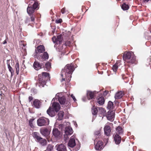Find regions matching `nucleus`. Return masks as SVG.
<instances>
[{"instance_id":"nucleus-1","label":"nucleus","mask_w":151,"mask_h":151,"mask_svg":"<svg viewBox=\"0 0 151 151\" xmlns=\"http://www.w3.org/2000/svg\"><path fill=\"white\" fill-rule=\"evenodd\" d=\"M74 70V64L72 63L67 64L62 70L61 76L63 77V75H65L66 78L70 81L71 77V74Z\"/></svg>"},{"instance_id":"nucleus-2","label":"nucleus","mask_w":151,"mask_h":151,"mask_svg":"<svg viewBox=\"0 0 151 151\" xmlns=\"http://www.w3.org/2000/svg\"><path fill=\"white\" fill-rule=\"evenodd\" d=\"M38 77V85L40 88L44 87L47 81L50 78L49 74L45 72H43L41 74L39 75Z\"/></svg>"},{"instance_id":"nucleus-3","label":"nucleus","mask_w":151,"mask_h":151,"mask_svg":"<svg viewBox=\"0 0 151 151\" xmlns=\"http://www.w3.org/2000/svg\"><path fill=\"white\" fill-rule=\"evenodd\" d=\"M33 137L36 141L39 142L42 146H45L47 144V142L45 139L41 137L40 136V134L37 132H34L33 134Z\"/></svg>"},{"instance_id":"nucleus-4","label":"nucleus","mask_w":151,"mask_h":151,"mask_svg":"<svg viewBox=\"0 0 151 151\" xmlns=\"http://www.w3.org/2000/svg\"><path fill=\"white\" fill-rule=\"evenodd\" d=\"M49 122L48 118L44 117H40L37 121V125L40 127L47 126L49 124Z\"/></svg>"},{"instance_id":"nucleus-5","label":"nucleus","mask_w":151,"mask_h":151,"mask_svg":"<svg viewBox=\"0 0 151 151\" xmlns=\"http://www.w3.org/2000/svg\"><path fill=\"white\" fill-rule=\"evenodd\" d=\"M52 134L53 136L54 137L53 138L54 140H53L52 139H51V141L52 142H56L58 140L60 139L62 137V134L61 132L58 130L57 128L53 129L52 130Z\"/></svg>"},{"instance_id":"nucleus-6","label":"nucleus","mask_w":151,"mask_h":151,"mask_svg":"<svg viewBox=\"0 0 151 151\" xmlns=\"http://www.w3.org/2000/svg\"><path fill=\"white\" fill-rule=\"evenodd\" d=\"M65 134H64V141L65 142L69 138V136L73 132L72 128L70 127H67L65 128Z\"/></svg>"},{"instance_id":"nucleus-7","label":"nucleus","mask_w":151,"mask_h":151,"mask_svg":"<svg viewBox=\"0 0 151 151\" xmlns=\"http://www.w3.org/2000/svg\"><path fill=\"white\" fill-rule=\"evenodd\" d=\"M134 56V55L132 52H128L124 54L123 58L126 62H128L130 61L129 58Z\"/></svg>"},{"instance_id":"nucleus-8","label":"nucleus","mask_w":151,"mask_h":151,"mask_svg":"<svg viewBox=\"0 0 151 151\" xmlns=\"http://www.w3.org/2000/svg\"><path fill=\"white\" fill-rule=\"evenodd\" d=\"M50 129L47 128H42L40 129V133L42 135L47 137L48 142H50V140L48 139V137L50 134Z\"/></svg>"},{"instance_id":"nucleus-9","label":"nucleus","mask_w":151,"mask_h":151,"mask_svg":"<svg viewBox=\"0 0 151 151\" xmlns=\"http://www.w3.org/2000/svg\"><path fill=\"white\" fill-rule=\"evenodd\" d=\"M59 93H57L56 95V99H58L59 102L62 105H64L65 106H67V104L66 103V99L65 96H60Z\"/></svg>"},{"instance_id":"nucleus-10","label":"nucleus","mask_w":151,"mask_h":151,"mask_svg":"<svg viewBox=\"0 0 151 151\" xmlns=\"http://www.w3.org/2000/svg\"><path fill=\"white\" fill-rule=\"evenodd\" d=\"M45 51V49L44 46L43 45H40L38 46L35 50L36 55L43 53Z\"/></svg>"},{"instance_id":"nucleus-11","label":"nucleus","mask_w":151,"mask_h":151,"mask_svg":"<svg viewBox=\"0 0 151 151\" xmlns=\"http://www.w3.org/2000/svg\"><path fill=\"white\" fill-rule=\"evenodd\" d=\"M55 147L58 151H67L66 146L63 144H57Z\"/></svg>"},{"instance_id":"nucleus-12","label":"nucleus","mask_w":151,"mask_h":151,"mask_svg":"<svg viewBox=\"0 0 151 151\" xmlns=\"http://www.w3.org/2000/svg\"><path fill=\"white\" fill-rule=\"evenodd\" d=\"M44 66L43 63H40L37 61H35L34 63L33 67L36 70H38Z\"/></svg>"},{"instance_id":"nucleus-13","label":"nucleus","mask_w":151,"mask_h":151,"mask_svg":"<svg viewBox=\"0 0 151 151\" xmlns=\"http://www.w3.org/2000/svg\"><path fill=\"white\" fill-rule=\"evenodd\" d=\"M20 47L22 48V52L24 55L26 52V49L25 46L26 45V42L24 40L21 41L19 42Z\"/></svg>"},{"instance_id":"nucleus-14","label":"nucleus","mask_w":151,"mask_h":151,"mask_svg":"<svg viewBox=\"0 0 151 151\" xmlns=\"http://www.w3.org/2000/svg\"><path fill=\"white\" fill-rule=\"evenodd\" d=\"M114 111H109L108 112L107 118L108 120L112 122L114 120Z\"/></svg>"},{"instance_id":"nucleus-15","label":"nucleus","mask_w":151,"mask_h":151,"mask_svg":"<svg viewBox=\"0 0 151 151\" xmlns=\"http://www.w3.org/2000/svg\"><path fill=\"white\" fill-rule=\"evenodd\" d=\"M32 106L35 108H39L41 105V102L38 99H35L32 103Z\"/></svg>"},{"instance_id":"nucleus-16","label":"nucleus","mask_w":151,"mask_h":151,"mask_svg":"<svg viewBox=\"0 0 151 151\" xmlns=\"http://www.w3.org/2000/svg\"><path fill=\"white\" fill-rule=\"evenodd\" d=\"M30 17L29 18H27L25 20V22L27 23H29L32 24L35 22V16L34 14L29 15Z\"/></svg>"},{"instance_id":"nucleus-17","label":"nucleus","mask_w":151,"mask_h":151,"mask_svg":"<svg viewBox=\"0 0 151 151\" xmlns=\"http://www.w3.org/2000/svg\"><path fill=\"white\" fill-rule=\"evenodd\" d=\"M103 143L102 141H99L95 145L94 148L96 150H99L102 149L103 148Z\"/></svg>"},{"instance_id":"nucleus-18","label":"nucleus","mask_w":151,"mask_h":151,"mask_svg":"<svg viewBox=\"0 0 151 151\" xmlns=\"http://www.w3.org/2000/svg\"><path fill=\"white\" fill-rule=\"evenodd\" d=\"M104 133L107 136L110 135L111 131V128L109 126L105 125L104 128Z\"/></svg>"},{"instance_id":"nucleus-19","label":"nucleus","mask_w":151,"mask_h":151,"mask_svg":"<svg viewBox=\"0 0 151 151\" xmlns=\"http://www.w3.org/2000/svg\"><path fill=\"white\" fill-rule=\"evenodd\" d=\"M96 102L100 105H103L105 102V99L103 96H98L96 99Z\"/></svg>"},{"instance_id":"nucleus-20","label":"nucleus","mask_w":151,"mask_h":151,"mask_svg":"<svg viewBox=\"0 0 151 151\" xmlns=\"http://www.w3.org/2000/svg\"><path fill=\"white\" fill-rule=\"evenodd\" d=\"M30 2L31 3H34L32 5V7L35 10H37L39 8V5L38 4V1L37 0H30Z\"/></svg>"},{"instance_id":"nucleus-21","label":"nucleus","mask_w":151,"mask_h":151,"mask_svg":"<svg viewBox=\"0 0 151 151\" xmlns=\"http://www.w3.org/2000/svg\"><path fill=\"white\" fill-rule=\"evenodd\" d=\"M58 112L51 109V107H50L47 111V113L51 117H53L55 116Z\"/></svg>"},{"instance_id":"nucleus-22","label":"nucleus","mask_w":151,"mask_h":151,"mask_svg":"<svg viewBox=\"0 0 151 151\" xmlns=\"http://www.w3.org/2000/svg\"><path fill=\"white\" fill-rule=\"evenodd\" d=\"M51 107V109L57 111H58L60 108L59 104L58 103L55 102H54L52 103Z\"/></svg>"},{"instance_id":"nucleus-23","label":"nucleus","mask_w":151,"mask_h":151,"mask_svg":"<svg viewBox=\"0 0 151 151\" xmlns=\"http://www.w3.org/2000/svg\"><path fill=\"white\" fill-rule=\"evenodd\" d=\"M68 146L71 147H74L76 145L75 139L73 136L71 137L68 144Z\"/></svg>"},{"instance_id":"nucleus-24","label":"nucleus","mask_w":151,"mask_h":151,"mask_svg":"<svg viewBox=\"0 0 151 151\" xmlns=\"http://www.w3.org/2000/svg\"><path fill=\"white\" fill-rule=\"evenodd\" d=\"M113 136L116 144H119L120 143L121 141V137L119 136V135L116 134Z\"/></svg>"},{"instance_id":"nucleus-25","label":"nucleus","mask_w":151,"mask_h":151,"mask_svg":"<svg viewBox=\"0 0 151 151\" xmlns=\"http://www.w3.org/2000/svg\"><path fill=\"white\" fill-rule=\"evenodd\" d=\"M35 10L32 7V5L29 4L27 9V12L29 15L34 14Z\"/></svg>"},{"instance_id":"nucleus-26","label":"nucleus","mask_w":151,"mask_h":151,"mask_svg":"<svg viewBox=\"0 0 151 151\" xmlns=\"http://www.w3.org/2000/svg\"><path fill=\"white\" fill-rule=\"evenodd\" d=\"M124 129L120 126H119L116 128V134L118 135H122L123 134Z\"/></svg>"},{"instance_id":"nucleus-27","label":"nucleus","mask_w":151,"mask_h":151,"mask_svg":"<svg viewBox=\"0 0 151 151\" xmlns=\"http://www.w3.org/2000/svg\"><path fill=\"white\" fill-rule=\"evenodd\" d=\"M121 64L120 61H117L116 63L113 66L112 69L113 71L114 72H116L118 69V67L120 66Z\"/></svg>"},{"instance_id":"nucleus-28","label":"nucleus","mask_w":151,"mask_h":151,"mask_svg":"<svg viewBox=\"0 0 151 151\" xmlns=\"http://www.w3.org/2000/svg\"><path fill=\"white\" fill-rule=\"evenodd\" d=\"M129 62H126L127 63H128V65L129 66V65L133 64H136L137 60H136V57L134 56L131 58H129Z\"/></svg>"},{"instance_id":"nucleus-29","label":"nucleus","mask_w":151,"mask_h":151,"mask_svg":"<svg viewBox=\"0 0 151 151\" xmlns=\"http://www.w3.org/2000/svg\"><path fill=\"white\" fill-rule=\"evenodd\" d=\"M86 95L88 99H92L94 97V93L91 91H88Z\"/></svg>"},{"instance_id":"nucleus-30","label":"nucleus","mask_w":151,"mask_h":151,"mask_svg":"<svg viewBox=\"0 0 151 151\" xmlns=\"http://www.w3.org/2000/svg\"><path fill=\"white\" fill-rule=\"evenodd\" d=\"M124 95V93L122 91L117 92L115 95V98L116 99H121Z\"/></svg>"},{"instance_id":"nucleus-31","label":"nucleus","mask_w":151,"mask_h":151,"mask_svg":"<svg viewBox=\"0 0 151 151\" xmlns=\"http://www.w3.org/2000/svg\"><path fill=\"white\" fill-rule=\"evenodd\" d=\"M41 59L42 60H45L48 59L49 55L47 52H44L41 55Z\"/></svg>"},{"instance_id":"nucleus-32","label":"nucleus","mask_w":151,"mask_h":151,"mask_svg":"<svg viewBox=\"0 0 151 151\" xmlns=\"http://www.w3.org/2000/svg\"><path fill=\"white\" fill-rule=\"evenodd\" d=\"M91 110L92 114L96 116L98 112V110L97 107L95 106V105H94L92 107Z\"/></svg>"},{"instance_id":"nucleus-33","label":"nucleus","mask_w":151,"mask_h":151,"mask_svg":"<svg viewBox=\"0 0 151 151\" xmlns=\"http://www.w3.org/2000/svg\"><path fill=\"white\" fill-rule=\"evenodd\" d=\"M51 68V63L49 62H47L45 64V65L44 66V70H45L49 71Z\"/></svg>"},{"instance_id":"nucleus-34","label":"nucleus","mask_w":151,"mask_h":151,"mask_svg":"<svg viewBox=\"0 0 151 151\" xmlns=\"http://www.w3.org/2000/svg\"><path fill=\"white\" fill-rule=\"evenodd\" d=\"M64 115V112L63 111H60L58 114V117L57 119L58 120H61L63 118Z\"/></svg>"},{"instance_id":"nucleus-35","label":"nucleus","mask_w":151,"mask_h":151,"mask_svg":"<svg viewBox=\"0 0 151 151\" xmlns=\"http://www.w3.org/2000/svg\"><path fill=\"white\" fill-rule=\"evenodd\" d=\"M57 44H60L63 40V38L62 36L61 35H59L57 36Z\"/></svg>"},{"instance_id":"nucleus-36","label":"nucleus","mask_w":151,"mask_h":151,"mask_svg":"<svg viewBox=\"0 0 151 151\" xmlns=\"http://www.w3.org/2000/svg\"><path fill=\"white\" fill-rule=\"evenodd\" d=\"M114 107V104L111 101H109L108 103L107 108L109 109H113Z\"/></svg>"},{"instance_id":"nucleus-37","label":"nucleus","mask_w":151,"mask_h":151,"mask_svg":"<svg viewBox=\"0 0 151 151\" xmlns=\"http://www.w3.org/2000/svg\"><path fill=\"white\" fill-rule=\"evenodd\" d=\"M122 9L124 10H126L128 9L129 8L128 5L126 4L125 3H124L121 6Z\"/></svg>"},{"instance_id":"nucleus-38","label":"nucleus","mask_w":151,"mask_h":151,"mask_svg":"<svg viewBox=\"0 0 151 151\" xmlns=\"http://www.w3.org/2000/svg\"><path fill=\"white\" fill-rule=\"evenodd\" d=\"M54 146L52 145H48L46 150L47 151H52L53 148Z\"/></svg>"},{"instance_id":"nucleus-39","label":"nucleus","mask_w":151,"mask_h":151,"mask_svg":"<svg viewBox=\"0 0 151 151\" xmlns=\"http://www.w3.org/2000/svg\"><path fill=\"white\" fill-rule=\"evenodd\" d=\"M94 135L96 139L99 138L101 135L100 131V130L96 131L94 132Z\"/></svg>"},{"instance_id":"nucleus-40","label":"nucleus","mask_w":151,"mask_h":151,"mask_svg":"<svg viewBox=\"0 0 151 151\" xmlns=\"http://www.w3.org/2000/svg\"><path fill=\"white\" fill-rule=\"evenodd\" d=\"M15 68L16 69V71L17 73V74H19V64L18 62H17L16 65H15Z\"/></svg>"},{"instance_id":"nucleus-41","label":"nucleus","mask_w":151,"mask_h":151,"mask_svg":"<svg viewBox=\"0 0 151 151\" xmlns=\"http://www.w3.org/2000/svg\"><path fill=\"white\" fill-rule=\"evenodd\" d=\"M99 112L101 114H104L106 112L105 110L102 107H100L99 108Z\"/></svg>"},{"instance_id":"nucleus-42","label":"nucleus","mask_w":151,"mask_h":151,"mask_svg":"<svg viewBox=\"0 0 151 151\" xmlns=\"http://www.w3.org/2000/svg\"><path fill=\"white\" fill-rule=\"evenodd\" d=\"M34 119H30L29 120V125L32 127L33 126L32 122H33V121H34Z\"/></svg>"},{"instance_id":"nucleus-43","label":"nucleus","mask_w":151,"mask_h":151,"mask_svg":"<svg viewBox=\"0 0 151 151\" xmlns=\"http://www.w3.org/2000/svg\"><path fill=\"white\" fill-rule=\"evenodd\" d=\"M52 40L54 43H56L57 44V38L55 36H53L52 38Z\"/></svg>"},{"instance_id":"nucleus-44","label":"nucleus","mask_w":151,"mask_h":151,"mask_svg":"<svg viewBox=\"0 0 151 151\" xmlns=\"http://www.w3.org/2000/svg\"><path fill=\"white\" fill-rule=\"evenodd\" d=\"M62 20L61 19H56L55 22L57 24L61 23L62 22Z\"/></svg>"},{"instance_id":"nucleus-45","label":"nucleus","mask_w":151,"mask_h":151,"mask_svg":"<svg viewBox=\"0 0 151 151\" xmlns=\"http://www.w3.org/2000/svg\"><path fill=\"white\" fill-rule=\"evenodd\" d=\"M122 78L124 80H126L127 81V77L125 75L123 74L122 75Z\"/></svg>"},{"instance_id":"nucleus-46","label":"nucleus","mask_w":151,"mask_h":151,"mask_svg":"<svg viewBox=\"0 0 151 151\" xmlns=\"http://www.w3.org/2000/svg\"><path fill=\"white\" fill-rule=\"evenodd\" d=\"M61 12L62 14H64L66 13L65 8V7L63 8L61 10Z\"/></svg>"},{"instance_id":"nucleus-47","label":"nucleus","mask_w":151,"mask_h":151,"mask_svg":"<svg viewBox=\"0 0 151 151\" xmlns=\"http://www.w3.org/2000/svg\"><path fill=\"white\" fill-rule=\"evenodd\" d=\"M33 99V97L32 96H29L28 98L29 102H30Z\"/></svg>"},{"instance_id":"nucleus-48","label":"nucleus","mask_w":151,"mask_h":151,"mask_svg":"<svg viewBox=\"0 0 151 151\" xmlns=\"http://www.w3.org/2000/svg\"><path fill=\"white\" fill-rule=\"evenodd\" d=\"M71 96L74 101H76V99L73 94H71Z\"/></svg>"},{"instance_id":"nucleus-49","label":"nucleus","mask_w":151,"mask_h":151,"mask_svg":"<svg viewBox=\"0 0 151 151\" xmlns=\"http://www.w3.org/2000/svg\"><path fill=\"white\" fill-rule=\"evenodd\" d=\"M147 93L148 94H150L151 93V90L149 88H148L147 89Z\"/></svg>"},{"instance_id":"nucleus-50","label":"nucleus","mask_w":151,"mask_h":151,"mask_svg":"<svg viewBox=\"0 0 151 151\" xmlns=\"http://www.w3.org/2000/svg\"><path fill=\"white\" fill-rule=\"evenodd\" d=\"M9 60H7L8 68L9 70Z\"/></svg>"},{"instance_id":"nucleus-51","label":"nucleus","mask_w":151,"mask_h":151,"mask_svg":"<svg viewBox=\"0 0 151 151\" xmlns=\"http://www.w3.org/2000/svg\"><path fill=\"white\" fill-rule=\"evenodd\" d=\"M12 68L11 67V66H10V72H11V73L12 76Z\"/></svg>"},{"instance_id":"nucleus-52","label":"nucleus","mask_w":151,"mask_h":151,"mask_svg":"<svg viewBox=\"0 0 151 151\" xmlns=\"http://www.w3.org/2000/svg\"><path fill=\"white\" fill-rule=\"evenodd\" d=\"M6 40H4V41L3 42V43L4 44H6Z\"/></svg>"},{"instance_id":"nucleus-53","label":"nucleus","mask_w":151,"mask_h":151,"mask_svg":"<svg viewBox=\"0 0 151 151\" xmlns=\"http://www.w3.org/2000/svg\"><path fill=\"white\" fill-rule=\"evenodd\" d=\"M9 12V10H8V9L7 10L6 12H7V14H6L7 15H9V13H8Z\"/></svg>"},{"instance_id":"nucleus-54","label":"nucleus","mask_w":151,"mask_h":151,"mask_svg":"<svg viewBox=\"0 0 151 151\" xmlns=\"http://www.w3.org/2000/svg\"><path fill=\"white\" fill-rule=\"evenodd\" d=\"M108 92H109V91H105L104 92V93H106V94L108 93Z\"/></svg>"},{"instance_id":"nucleus-55","label":"nucleus","mask_w":151,"mask_h":151,"mask_svg":"<svg viewBox=\"0 0 151 151\" xmlns=\"http://www.w3.org/2000/svg\"><path fill=\"white\" fill-rule=\"evenodd\" d=\"M149 0H143L144 2H145V1L147 2Z\"/></svg>"},{"instance_id":"nucleus-56","label":"nucleus","mask_w":151,"mask_h":151,"mask_svg":"<svg viewBox=\"0 0 151 151\" xmlns=\"http://www.w3.org/2000/svg\"><path fill=\"white\" fill-rule=\"evenodd\" d=\"M1 96H2V94L1 93H0V99H1V98H2Z\"/></svg>"},{"instance_id":"nucleus-57","label":"nucleus","mask_w":151,"mask_h":151,"mask_svg":"<svg viewBox=\"0 0 151 151\" xmlns=\"http://www.w3.org/2000/svg\"><path fill=\"white\" fill-rule=\"evenodd\" d=\"M65 80V78H62V81H64Z\"/></svg>"},{"instance_id":"nucleus-58","label":"nucleus","mask_w":151,"mask_h":151,"mask_svg":"<svg viewBox=\"0 0 151 151\" xmlns=\"http://www.w3.org/2000/svg\"><path fill=\"white\" fill-rule=\"evenodd\" d=\"M95 140H95H95H94V142H95Z\"/></svg>"}]
</instances>
